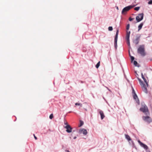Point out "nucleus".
Returning <instances> with one entry per match:
<instances>
[{
	"label": "nucleus",
	"instance_id": "29",
	"mask_svg": "<svg viewBox=\"0 0 152 152\" xmlns=\"http://www.w3.org/2000/svg\"><path fill=\"white\" fill-rule=\"evenodd\" d=\"M134 93H135V91L134 89V88H132V94H134Z\"/></svg>",
	"mask_w": 152,
	"mask_h": 152
},
{
	"label": "nucleus",
	"instance_id": "17",
	"mask_svg": "<svg viewBox=\"0 0 152 152\" xmlns=\"http://www.w3.org/2000/svg\"><path fill=\"white\" fill-rule=\"evenodd\" d=\"M144 23L142 22L138 26V31H139L142 28V26L143 25Z\"/></svg>",
	"mask_w": 152,
	"mask_h": 152
},
{
	"label": "nucleus",
	"instance_id": "30",
	"mask_svg": "<svg viewBox=\"0 0 152 152\" xmlns=\"http://www.w3.org/2000/svg\"><path fill=\"white\" fill-rule=\"evenodd\" d=\"M133 20V18H129V20L130 21H132V20Z\"/></svg>",
	"mask_w": 152,
	"mask_h": 152
},
{
	"label": "nucleus",
	"instance_id": "1",
	"mask_svg": "<svg viewBox=\"0 0 152 152\" xmlns=\"http://www.w3.org/2000/svg\"><path fill=\"white\" fill-rule=\"evenodd\" d=\"M137 52L142 56H145L146 53L145 52V45H140L137 49Z\"/></svg>",
	"mask_w": 152,
	"mask_h": 152
},
{
	"label": "nucleus",
	"instance_id": "3",
	"mask_svg": "<svg viewBox=\"0 0 152 152\" xmlns=\"http://www.w3.org/2000/svg\"><path fill=\"white\" fill-rule=\"evenodd\" d=\"M138 79L140 85L142 86L143 91L145 93L147 94L148 92L146 86L141 79L138 78Z\"/></svg>",
	"mask_w": 152,
	"mask_h": 152
},
{
	"label": "nucleus",
	"instance_id": "22",
	"mask_svg": "<svg viewBox=\"0 0 152 152\" xmlns=\"http://www.w3.org/2000/svg\"><path fill=\"white\" fill-rule=\"evenodd\" d=\"M140 8V7H135L134 8V9L135 10L137 11H138L139 10Z\"/></svg>",
	"mask_w": 152,
	"mask_h": 152
},
{
	"label": "nucleus",
	"instance_id": "27",
	"mask_svg": "<svg viewBox=\"0 0 152 152\" xmlns=\"http://www.w3.org/2000/svg\"><path fill=\"white\" fill-rule=\"evenodd\" d=\"M83 124V121H80V127L82 126Z\"/></svg>",
	"mask_w": 152,
	"mask_h": 152
},
{
	"label": "nucleus",
	"instance_id": "21",
	"mask_svg": "<svg viewBox=\"0 0 152 152\" xmlns=\"http://www.w3.org/2000/svg\"><path fill=\"white\" fill-rule=\"evenodd\" d=\"M108 29L109 31H112L113 30V28L112 26H109L108 28Z\"/></svg>",
	"mask_w": 152,
	"mask_h": 152
},
{
	"label": "nucleus",
	"instance_id": "16",
	"mask_svg": "<svg viewBox=\"0 0 152 152\" xmlns=\"http://www.w3.org/2000/svg\"><path fill=\"white\" fill-rule=\"evenodd\" d=\"M130 31H127L126 34V40H129V37L130 35Z\"/></svg>",
	"mask_w": 152,
	"mask_h": 152
},
{
	"label": "nucleus",
	"instance_id": "12",
	"mask_svg": "<svg viewBox=\"0 0 152 152\" xmlns=\"http://www.w3.org/2000/svg\"><path fill=\"white\" fill-rule=\"evenodd\" d=\"M125 137L126 139L129 142V143H130V142L129 141H130L131 142L132 144L133 145H134V144L133 142V141L132 140L130 136L128 135V134H125Z\"/></svg>",
	"mask_w": 152,
	"mask_h": 152
},
{
	"label": "nucleus",
	"instance_id": "31",
	"mask_svg": "<svg viewBox=\"0 0 152 152\" xmlns=\"http://www.w3.org/2000/svg\"><path fill=\"white\" fill-rule=\"evenodd\" d=\"M34 138L35 140H37V138L34 135Z\"/></svg>",
	"mask_w": 152,
	"mask_h": 152
},
{
	"label": "nucleus",
	"instance_id": "20",
	"mask_svg": "<svg viewBox=\"0 0 152 152\" xmlns=\"http://www.w3.org/2000/svg\"><path fill=\"white\" fill-rule=\"evenodd\" d=\"M100 61H99L98 62V63L96 65V68H98L100 66Z\"/></svg>",
	"mask_w": 152,
	"mask_h": 152
},
{
	"label": "nucleus",
	"instance_id": "36",
	"mask_svg": "<svg viewBox=\"0 0 152 152\" xmlns=\"http://www.w3.org/2000/svg\"><path fill=\"white\" fill-rule=\"evenodd\" d=\"M107 88L108 89V90H109V91H110V90L107 87Z\"/></svg>",
	"mask_w": 152,
	"mask_h": 152
},
{
	"label": "nucleus",
	"instance_id": "26",
	"mask_svg": "<svg viewBox=\"0 0 152 152\" xmlns=\"http://www.w3.org/2000/svg\"><path fill=\"white\" fill-rule=\"evenodd\" d=\"M53 117V114H51L50 116H49V118L50 119H52Z\"/></svg>",
	"mask_w": 152,
	"mask_h": 152
},
{
	"label": "nucleus",
	"instance_id": "5",
	"mask_svg": "<svg viewBox=\"0 0 152 152\" xmlns=\"http://www.w3.org/2000/svg\"><path fill=\"white\" fill-rule=\"evenodd\" d=\"M146 116H143L142 118L143 121L148 124H150L152 122V119L149 115H146Z\"/></svg>",
	"mask_w": 152,
	"mask_h": 152
},
{
	"label": "nucleus",
	"instance_id": "25",
	"mask_svg": "<svg viewBox=\"0 0 152 152\" xmlns=\"http://www.w3.org/2000/svg\"><path fill=\"white\" fill-rule=\"evenodd\" d=\"M129 27H130L129 24H128L126 26V29L127 30H128L129 29Z\"/></svg>",
	"mask_w": 152,
	"mask_h": 152
},
{
	"label": "nucleus",
	"instance_id": "9",
	"mask_svg": "<svg viewBox=\"0 0 152 152\" xmlns=\"http://www.w3.org/2000/svg\"><path fill=\"white\" fill-rule=\"evenodd\" d=\"M64 128L66 129V132L69 133H70L72 131V128L69 125H67L64 127Z\"/></svg>",
	"mask_w": 152,
	"mask_h": 152
},
{
	"label": "nucleus",
	"instance_id": "6",
	"mask_svg": "<svg viewBox=\"0 0 152 152\" xmlns=\"http://www.w3.org/2000/svg\"><path fill=\"white\" fill-rule=\"evenodd\" d=\"M135 5L133 6L132 5H129L128 6L124 8L121 12V13L122 14H125V13L127 12L128 11L130 10L131 8H133V7H134Z\"/></svg>",
	"mask_w": 152,
	"mask_h": 152
},
{
	"label": "nucleus",
	"instance_id": "7",
	"mask_svg": "<svg viewBox=\"0 0 152 152\" xmlns=\"http://www.w3.org/2000/svg\"><path fill=\"white\" fill-rule=\"evenodd\" d=\"M118 32L119 30L118 29H117L116 30V34L115 37L114 42V47L115 49L116 50L117 49V42Z\"/></svg>",
	"mask_w": 152,
	"mask_h": 152
},
{
	"label": "nucleus",
	"instance_id": "11",
	"mask_svg": "<svg viewBox=\"0 0 152 152\" xmlns=\"http://www.w3.org/2000/svg\"><path fill=\"white\" fill-rule=\"evenodd\" d=\"M140 36V35H139L138 36H137L136 37V38L135 39L133 40V42L135 45H137L138 44Z\"/></svg>",
	"mask_w": 152,
	"mask_h": 152
},
{
	"label": "nucleus",
	"instance_id": "33",
	"mask_svg": "<svg viewBox=\"0 0 152 152\" xmlns=\"http://www.w3.org/2000/svg\"><path fill=\"white\" fill-rule=\"evenodd\" d=\"M65 151L66 152H70V151H69V150H66Z\"/></svg>",
	"mask_w": 152,
	"mask_h": 152
},
{
	"label": "nucleus",
	"instance_id": "13",
	"mask_svg": "<svg viewBox=\"0 0 152 152\" xmlns=\"http://www.w3.org/2000/svg\"><path fill=\"white\" fill-rule=\"evenodd\" d=\"M133 98L135 100L136 102L138 104H139V100L137 96L136 93L133 94Z\"/></svg>",
	"mask_w": 152,
	"mask_h": 152
},
{
	"label": "nucleus",
	"instance_id": "35",
	"mask_svg": "<svg viewBox=\"0 0 152 152\" xmlns=\"http://www.w3.org/2000/svg\"><path fill=\"white\" fill-rule=\"evenodd\" d=\"M77 138L76 137H74L73 138L74 139H75Z\"/></svg>",
	"mask_w": 152,
	"mask_h": 152
},
{
	"label": "nucleus",
	"instance_id": "2",
	"mask_svg": "<svg viewBox=\"0 0 152 152\" xmlns=\"http://www.w3.org/2000/svg\"><path fill=\"white\" fill-rule=\"evenodd\" d=\"M140 110L144 113L145 115H149L150 113L148 107L145 104L142 105V107L140 108Z\"/></svg>",
	"mask_w": 152,
	"mask_h": 152
},
{
	"label": "nucleus",
	"instance_id": "37",
	"mask_svg": "<svg viewBox=\"0 0 152 152\" xmlns=\"http://www.w3.org/2000/svg\"><path fill=\"white\" fill-rule=\"evenodd\" d=\"M85 110L87 111V109H85Z\"/></svg>",
	"mask_w": 152,
	"mask_h": 152
},
{
	"label": "nucleus",
	"instance_id": "15",
	"mask_svg": "<svg viewBox=\"0 0 152 152\" xmlns=\"http://www.w3.org/2000/svg\"><path fill=\"white\" fill-rule=\"evenodd\" d=\"M141 77H142V79L144 80V82L146 84V85L148 87V82H147L146 79H145V78L144 77V76H143V73H141Z\"/></svg>",
	"mask_w": 152,
	"mask_h": 152
},
{
	"label": "nucleus",
	"instance_id": "8",
	"mask_svg": "<svg viewBox=\"0 0 152 152\" xmlns=\"http://www.w3.org/2000/svg\"><path fill=\"white\" fill-rule=\"evenodd\" d=\"M143 13L139 14L136 17V19L137 22L142 20L143 18Z\"/></svg>",
	"mask_w": 152,
	"mask_h": 152
},
{
	"label": "nucleus",
	"instance_id": "28",
	"mask_svg": "<svg viewBox=\"0 0 152 152\" xmlns=\"http://www.w3.org/2000/svg\"><path fill=\"white\" fill-rule=\"evenodd\" d=\"M149 4H152V0H150L148 3Z\"/></svg>",
	"mask_w": 152,
	"mask_h": 152
},
{
	"label": "nucleus",
	"instance_id": "18",
	"mask_svg": "<svg viewBox=\"0 0 152 152\" xmlns=\"http://www.w3.org/2000/svg\"><path fill=\"white\" fill-rule=\"evenodd\" d=\"M133 63L135 66H137L138 67H139L140 66L139 65H137V64H138L137 62L136 61H134Z\"/></svg>",
	"mask_w": 152,
	"mask_h": 152
},
{
	"label": "nucleus",
	"instance_id": "4",
	"mask_svg": "<svg viewBox=\"0 0 152 152\" xmlns=\"http://www.w3.org/2000/svg\"><path fill=\"white\" fill-rule=\"evenodd\" d=\"M138 142L140 146L145 149L146 152H150L148 147L146 145L142 143L140 140H138Z\"/></svg>",
	"mask_w": 152,
	"mask_h": 152
},
{
	"label": "nucleus",
	"instance_id": "23",
	"mask_svg": "<svg viewBox=\"0 0 152 152\" xmlns=\"http://www.w3.org/2000/svg\"><path fill=\"white\" fill-rule=\"evenodd\" d=\"M127 41V43L128 45L129 46H130V41L129 40H126Z\"/></svg>",
	"mask_w": 152,
	"mask_h": 152
},
{
	"label": "nucleus",
	"instance_id": "14",
	"mask_svg": "<svg viewBox=\"0 0 152 152\" xmlns=\"http://www.w3.org/2000/svg\"><path fill=\"white\" fill-rule=\"evenodd\" d=\"M99 113L101 116V119H103L105 117L103 112L102 110H100L99 112Z\"/></svg>",
	"mask_w": 152,
	"mask_h": 152
},
{
	"label": "nucleus",
	"instance_id": "19",
	"mask_svg": "<svg viewBox=\"0 0 152 152\" xmlns=\"http://www.w3.org/2000/svg\"><path fill=\"white\" fill-rule=\"evenodd\" d=\"M129 55L130 56V58H131V61H132H132H133L134 60V57H133V56H132L130 55V53L129 52Z\"/></svg>",
	"mask_w": 152,
	"mask_h": 152
},
{
	"label": "nucleus",
	"instance_id": "34",
	"mask_svg": "<svg viewBox=\"0 0 152 152\" xmlns=\"http://www.w3.org/2000/svg\"><path fill=\"white\" fill-rule=\"evenodd\" d=\"M116 9L117 10H118L119 9H118V7L117 6H116Z\"/></svg>",
	"mask_w": 152,
	"mask_h": 152
},
{
	"label": "nucleus",
	"instance_id": "24",
	"mask_svg": "<svg viewBox=\"0 0 152 152\" xmlns=\"http://www.w3.org/2000/svg\"><path fill=\"white\" fill-rule=\"evenodd\" d=\"M75 105H80L81 107L82 106V104L79 103H75Z\"/></svg>",
	"mask_w": 152,
	"mask_h": 152
},
{
	"label": "nucleus",
	"instance_id": "10",
	"mask_svg": "<svg viewBox=\"0 0 152 152\" xmlns=\"http://www.w3.org/2000/svg\"><path fill=\"white\" fill-rule=\"evenodd\" d=\"M78 133L79 134H80L82 133L84 135H86L87 134V130L86 129H80Z\"/></svg>",
	"mask_w": 152,
	"mask_h": 152
},
{
	"label": "nucleus",
	"instance_id": "32",
	"mask_svg": "<svg viewBox=\"0 0 152 152\" xmlns=\"http://www.w3.org/2000/svg\"><path fill=\"white\" fill-rule=\"evenodd\" d=\"M64 124L65 125H66V126L67 125H69L67 122H65L64 123Z\"/></svg>",
	"mask_w": 152,
	"mask_h": 152
}]
</instances>
